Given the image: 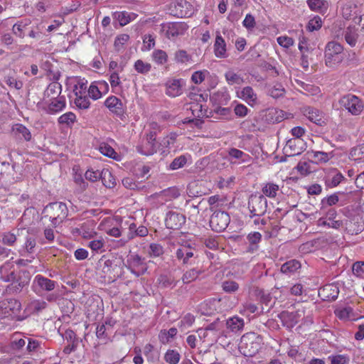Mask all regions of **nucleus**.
<instances>
[{"label": "nucleus", "instance_id": "1", "mask_svg": "<svg viewBox=\"0 0 364 364\" xmlns=\"http://www.w3.org/2000/svg\"><path fill=\"white\" fill-rule=\"evenodd\" d=\"M284 115L282 110L269 108L261 111L255 118V123L251 122L250 120L243 122L242 125L247 127L250 130H260L267 124H275L282 122Z\"/></svg>", "mask_w": 364, "mask_h": 364}, {"label": "nucleus", "instance_id": "2", "mask_svg": "<svg viewBox=\"0 0 364 364\" xmlns=\"http://www.w3.org/2000/svg\"><path fill=\"white\" fill-rule=\"evenodd\" d=\"M261 336L250 332L244 334L239 344L240 352L246 357H252L259 352L262 347Z\"/></svg>", "mask_w": 364, "mask_h": 364}, {"label": "nucleus", "instance_id": "3", "mask_svg": "<svg viewBox=\"0 0 364 364\" xmlns=\"http://www.w3.org/2000/svg\"><path fill=\"white\" fill-rule=\"evenodd\" d=\"M48 213L51 223L54 228L61 224L68 215V209L65 203L62 202L50 203L45 208Z\"/></svg>", "mask_w": 364, "mask_h": 364}, {"label": "nucleus", "instance_id": "4", "mask_svg": "<svg viewBox=\"0 0 364 364\" xmlns=\"http://www.w3.org/2000/svg\"><path fill=\"white\" fill-rule=\"evenodd\" d=\"M213 212L210 219V226L216 232H223L230 222L229 214L224 210H215V207H210Z\"/></svg>", "mask_w": 364, "mask_h": 364}, {"label": "nucleus", "instance_id": "5", "mask_svg": "<svg viewBox=\"0 0 364 364\" xmlns=\"http://www.w3.org/2000/svg\"><path fill=\"white\" fill-rule=\"evenodd\" d=\"M339 104L353 116L360 115L364 110V102L352 94L343 96L339 100Z\"/></svg>", "mask_w": 364, "mask_h": 364}, {"label": "nucleus", "instance_id": "6", "mask_svg": "<svg viewBox=\"0 0 364 364\" xmlns=\"http://www.w3.org/2000/svg\"><path fill=\"white\" fill-rule=\"evenodd\" d=\"M343 50V46L335 41L328 42L325 49V63L326 66L333 68L342 60L341 56Z\"/></svg>", "mask_w": 364, "mask_h": 364}, {"label": "nucleus", "instance_id": "7", "mask_svg": "<svg viewBox=\"0 0 364 364\" xmlns=\"http://www.w3.org/2000/svg\"><path fill=\"white\" fill-rule=\"evenodd\" d=\"M30 280L31 275L29 272L18 269L12 282L7 286L6 290L9 294H18L25 287L28 285Z\"/></svg>", "mask_w": 364, "mask_h": 364}, {"label": "nucleus", "instance_id": "8", "mask_svg": "<svg viewBox=\"0 0 364 364\" xmlns=\"http://www.w3.org/2000/svg\"><path fill=\"white\" fill-rule=\"evenodd\" d=\"M250 218L264 215L267 209V200L263 195H251L248 200Z\"/></svg>", "mask_w": 364, "mask_h": 364}, {"label": "nucleus", "instance_id": "9", "mask_svg": "<svg viewBox=\"0 0 364 364\" xmlns=\"http://www.w3.org/2000/svg\"><path fill=\"white\" fill-rule=\"evenodd\" d=\"M161 31L168 39L182 36L188 30V26L184 22H168L162 23Z\"/></svg>", "mask_w": 364, "mask_h": 364}, {"label": "nucleus", "instance_id": "10", "mask_svg": "<svg viewBox=\"0 0 364 364\" xmlns=\"http://www.w3.org/2000/svg\"><path fill=\"white\" fill-rule=\"evenodd\" d=\"M159 144L156 140V132H150L141 144L136 146L138 152L145 156H150L157 151Z\"/></svg>", "mask_w": 364, "mask_h": 364}, {"label": "nucleus", "instance_id": "11", "mask_svg": "<svg viewBox=\"0 0 364 364\" xmlns=\"http://www.w3.org/2000/svg\"><path fill=\"white\" fill-rule=\"evenodd\" d=\"M144 258L137 254H131L127 258L128 269L136 277L143 275L147 270Z\"/></svg>", "mask_w": 364, "mask_h": 364}, {"label": "nucleus", "instance_id": "12", "mask_svg": "<svg viewBox=\"0 0 364 364\" xmlns=\"http://www.w3.org/2000/svg\"><path fill=\"white\" fill-rule=\"evenodd\" d=\"M186 216L177 211L169 210L165 218V225L168 229L179 230L186 223Z\"/></svg>", "mask_w": 364, "mask_h": 364}, {"label": "nucleus", "instance_id": "13", "mask_svg": "<svg viewBox=\"0 0 364 364\" xmlns=\"http://www.w3.org/2000/svg\"><path fill=\"white\" fill-rule=\"evenodd\" d=\"M198 251L188 245H182L176 250V257L182 260L183 264H192L198 258Z\"/></svg>", "mask_w": 364, "mask_h": 364}, {"label": "nucleus", "instance_id": "14", "mask_svg": "<svg viewBox=\"0 0 364 364\" xmlns=\"http://www.w3.org/2000/svg\"><path fill=\"white\" fill-rule=\"evenodd\" d=\"M4 317H11L16 321H23L24 317L19 316L21 310V303L16 299H9L4 303Z\"/></svg>", "mask_w": 364, "mask_h": 364}, {"label": "nucleus", "instance_id": "15", "mask_svg": "<svg viewBox=\"0 0 364 364\" xmlns=\"http://www.w3.org/2000/svg\"><path fill=\"white\" fill-rule=\"evenodd\" d=\"M105 106L114 114L122 117L125 113V106L122 100L116 96L112 95L106 99Z\"/></svg>", "mask_w": 364, "mask_h": 364}, {"label": "nucleus", "instance_id": "16", "mask_svg": "<svg viewBox=\"0 0 364 364\" xmlns=\"http://www.w3.org/2000/svg\"><path fill=\"white\" fill-rule=\"evenodd\" d=\"M99 265L101 267L104 278L114 281L118 277V274L115 272L117 265L114 264V261L109 259H104V257H102L99 261Z\"/></svg>", "mask_w": 364, "mask_h": 364}, {"label": "nucleus", "instance_id": "17", "mask_svg": "<svg viewBox=\"0 0 364 364\" xmlns=\"http://www.w3.org/2000/svg\"><path fill=\"white\" fill-rule=\"evenodd\" d=\"M11 136L18 141H29L32 138L30 130L22 124H15L11 130Z\"/></svg>", "mask_w": 364, "mask_h": 364}, {"label": "nucleus", "instance_id": "18", "mask_svg": "<svg viewBox=\"0 0 364 364\" xmlns=\"http://www.w3.org/2000/svg\"><path fill=\"white\" fill-rule=\"evenodd\" d=\"M278 317L284 326L291 329L299 323L300 315L297 311H283L278 315Z\"/></svg>", "mask_w": 364, "mask_h": 364}, {"label": "nucleus", "instance_id": "19", "mask_svg": "<svg viewBox=\"0 0 364 364\" xmlns=\"http://www.w3.org/2000/svg\"><path fill=\"white\" fill-rule=\"evenodd\" d=\"M191 6L186 0H175L170 4V9L173 14L178 17H186L190 15L186 9Z\"/></svg>", "mask_w": 364, "mask_h": 364}, {"label": "nucleus", "instance_id": "20", "mask_svg": "<svg viewBox=\"0 0 364 364\" xmlns=\"http://www.w3.org/2000/svg\"><path fill=\"white\" fill-rule=\"evenodd\" d=\"M304 114L312 122L317 125L323 126L326 124L323 114L321 111L312 107L304 108Z\"/></svg>", "mask_w": 364, "mask_h": 364}, {"label": "nucleus", "instance_id": "21", "mask_svg": "<svg viewBox=\"0 0 364 364\" xmlns=\"http://www.w3.org/2000/svg\"><path fill=\"white\" fill-rule=\"evenodd\" d=\"M251 157L248 154L236 148H230L228 150V161L232 164L247 163Z\"/></svg>", "mask_w": 364, "mask_h": 364}, {"label": "nucleus", "instance_id": "22", "mask_svg": "<svg viewBox=\"0 0 364 364\" xmlns=\"http://www.w3.org/2000/svg\"><path fill=\"white\" fill-rule=\"evenodd\" d=\"M65 98L63 96L53 97L51 102L43 109L47 114H55L62 111L65 107Z\"/></svg>", "mask_w": 364, "mask_h": 364}, {"label": "nucleus", "instance_id": "23", "mask_svg": "<svg viewBox=\"0 0 364 364\" xmlns=\"http://www.w3.org/2000/svg\"><path fill=\"white\" fill-rule=\"evenodd\" d=\"M108 87V84L105 81L93 82L87 90L89 97L94 100H97L102 95L101 90L104 88L105 91H107Z\"/></svg>", "mask_w": 364, "mask_h": 364}, {"label": "nucleus", "instance_id": "24", "mask_svg": "<svg viewBox=\"0 0 364 364\" xmlns=\"http://www.w3.org/2000/svg\"><path fill=\"white\" fill-rule=\"evenodd\" d=\"M346 178L336 168L332 169L325 178V184L328 188L338 186Z\"/></svg>", "mask_w": 364, "mask_h": 364}, {"label": "nucleus", "instance_id": "25", "mask_svg": "<svg viewBox=\"0 0 364 364\" xmlns=\"http://www.w3.org/2000/svg\"><path fill=\"white\" fill-rule=\"evenodd\" d=\"M17 270H18V269H16L13 265L9 263L4 264L0 267V280L4 282L11 283Z\"/></svg>", "mask_w": 364, "mask_h": 364}, {"label": "nucleus", "instance_id": "26", "mask_svg": "<svg viewBox=\"0 0 364 364\" xmlns=\"http://www.w3.org/2000/svg\"><path fill=\"white\" fill-rule=\"evenodd\" d=\"M34 282L39 287V288L46 291H53L56 285L55 281L51 280L41 274H37L34 278Z\"/></svg>", "mask_w": 364, "mask_h": 364}, {"label": "nucleus", "instance_id": "27", "mask_svg": "<svg viewBox=\"0 0 364 364\" xmlns=\"http://www.w3.org/2000/svg\"><path fill=\"white\" fill-rule=\"evenodd\" d=\"M339 294L338 287L333 284H328L319 290V295H323L325 300H336Z\"/></svg>", "mask_w": 364, "mask_h": 364}, {"label": "nucleus", "instance_id": "28", "mask_svg": "<svg viewBox=\"0 0 364 364\" xmlns=\"http://www.w3.org/2000/svg\"><path fill=\"white\" fill-rule=\"evenodd\" d=\"M30 19H23L18 21L12 26V33L19 38H24L26 36V31L27 27L31 24Z\"/></svg>", "mask_w": 364, "mask_h": 364}, {"label": "nucleus", "instance_id": "29", "mask_svg": "<svg viewBox=\"0 0 364 364\" xmlns=\"http://www.w3.org/2000/svg\"><path fill=\"white\" fill-rule=\"evenodd\" d=\"M245 326L244 319L239 316L229 318L226 321V327L231 332L237 333L242 331Z\"/></svg>", "mask_w": 364, "mask_h": 364}, {"label": "nucleus", "instance_id": "30", "mask_svg": "<svg viewBox=\"0 0 364 364\" xmlns=\"http://www.w3.org/2000/svg\"><path fill=\"white\" fill-rule=\"evenodd\" d=\"M113 18L119 22L121 26H124L134 21L137 15L127 11H115L112 14Z\"/></svg>", "mask_w": 364, "mask_h": 364}, {"label": "nucleus", "instance_id": "31", "mask_svg": "<svg viewBox=\"0 0 364 364\" xmlns=\"http://www.w3.org/2000/svg\"><path fill=\"white\" fill-rule=\"evenodd\" d=\"M301 267V262L295 259H292L284 262L280 268L281 272L283 274L291 275L297 270H299Z\"/></svg>", "mask_w": 364, "mask_h": 364}, {"label": "nucleus", "instance_id": "32", "mask_svg": "<svg viewBox=\"0 0 364 364\" xmlns=\"http://www.w3.org/2000/svg\"><path fill=\"white\" fill-rule=\"evenodd\" d=\"M214 53L217 58H225L227 57L226 43L220 34H218L215 38Z\"/></svg>", "mask_w": 364, "mask_h": 364}, {"label": "nucleus", "instance_id": "33", "mask_svg": "<svg viewBox=\"0 0 364 364\" xmlns=\"http://www.w3.org/2000/svg\"><path fill=\"white\" fill-rule=\"evenodd\" d=\"M247 240L249 243L247 252L253 253L258 250V244L262 240V235L259 232H250L247 235Z\"/></svg>", "mask_w": 364, "mask_h": 364}, {"label": "nucleus", "instance_id": "34", "mask_svg": "<svg viewBox=\"0 0 364 364\" xmlns=\"http://www.w3.org/2000/svg\"><path fill=\"white\" fill-rule=\"evenodd\" d=\"M339 196H344V193L337 192L323 198L321 201V209H325L327 207L337 204L340 200Z\"/></svg>", "mask_w": 364, "mask_h": 364}, {"label": "nucleus", "instance_id": "35", "mask_svg": "<svg viewBox=\"0 0 364 364\" xmlns=\"http://www.w3.org/2000/svg\"><path fill=\"white\" fill-rule=\"evenodd\" d=\"M358 36L357 30L354 27H348L344 31L345 40L351 47L355 46Z\"/></svg>", "mask_w": 364, "mask_h": 364}, {"label": "nucleus", "instance_id": "36", "mask_svg": "<svg viewBox=\"0 0 364 364\" xmlns=\"http://www.w3.org/2000/svg\"><path fill=\"white\" fill-rule=\"evenodd\" d=\"M101 180L103 185L109 188H112L116 185V180L112 173L107 168H104L101 171Z\"/></svg>", "mask_w": 364, "mask_h": 364}, {"label": "nucleus", "instance_id": "37", "mask_svg": "<svg viewBox=\"0 0 364 364\" xmlns=\"http://www.w3.org/2000/svg\"><path fill=\"white\" fill-rule=\"evenodd\" d=\"M203 272V270L201 269L192 268L184 272L181 279L184 284H189L191 282L195 281Z\"/></svg>", "mask_w": 364, "mask_h": 364}, {"label": "nucleus", "instance_id": "38", "mask_svg": "<svg viewBox=\"0 0 364 364\" xmlns=\"http://www.w3.org/2000/svg\"><path fill=\"white\" fill-rule=\"evenodd\" d=\"M166 93L170 97H176L182 93L180 80H173L167 85Z\"/></svg>", "mask_w": 364, "mask_h": 364}, {"label": "nucleus", "instance_id": "39", "mask_svg": "<svg viewBox=\"0 0 364 364\" xmlns=\"http://www.w3.org/2000/svg\"><path fill=\"white\" fill-rule=\"evenodd\" d=\"M240 97L249 105H252L257 101V95L250 86L245 87L241 91Z\"/></svg>", "mask_w": 364, "mask_h": 364}, {"label": "nucleus", "instance_id": "40", "mask_svg": "<svg viewBox=\"0 0 364 364\" xmlns=\"http://www.w3.org/2000/svg\"><path fill=\"white\" fill-rule=\"evenodd\" d=\"M177 328L174 327L171 328L168 331L161 330L159 333V339L161 343L166 344L177 334Z\"/></svg>", "mask_w": 364, "mask_h": 364}, {"label": "nucleus", "instance_id": "41", "mask_svg": "<svg viewBox=\"0 0 364 364\" xmlns=\"http://www.w3.org/2000/svg\"><path fill=\"white\" fill-rule=\"evenodd\" d=\"M309 157L314 159L316 163H326L331 158V154L324 151H308Z\"/></svg>", "mask_w": 364, "mask_h": 364}, {"label": "nucleus", "instance_id": "42", "mask_svg": "<svg viewBox=\"0 0 364 364\" xmlns=\"http://www.w3.org/2000/svg\"><path fill=\"white\" fill-rule=\"evenodd\" d=\"M334 314L340 320L347 321L353 316V309L350 306L337 308L334 311Z\"/></svg>", "mask_w": 364, "mask_h": 364}, {"label": "nucleus", "instance_id": "43", "mask_svg": "<svg viewBox=\"0 0 364 364\" xmlns=\"http://www.w3.org/2000/svg\"><path fill=\"white\" fill-rule=\"evenodd\" d=\"M279 190V186L273 183H267L262 188L263 196L269 198H275Z\"/></svg>", "mask_w": 364, "mask_h": 364}, {"label": "nucleus", "instance_id": "44", "mask_svg": "<svg viewBox=\"0 0 364 364\" xmlns=\"http://www.w3.org/2000/svg\"><path fill=\"white\" fill-rule=\"evenodd\" d=\"M286 90L281 83L277 82L268 89V95L274 99H278L284 95Z\"/></svg>", "mask_w": 364, "mask_h": 364}, {"label": "nucleus", "instance_id": "45", "mask_svg": "<svg viewBox=\"0 0 364 364\" xmlns=\"http://www.w3.org/2000/svg\"><path fill=\"white\" fill-rule=\"evenodd\" d=\"M61 92V85L58 82H53L50 83L45 92V95L47 97H50L52 99L53 97H60L59 95Z\"/></svg>", "mask_w": 364, "mask_h": 364}, {"label": "nucleus", "instance_id": "46", "mask_svg": "<svg viewBox=\"0 0 364 364\" xmlns=\"http://www.w3.org/2000/svg\"><path fill=\"white\" fill-rule=\"evenodd\" d=\"M75 122L76 115L72 112L63 114L58 119V122L60 124H65L68 127H72Z\"/></svg>", "mask_w": 364, "mask_h": 364}, {"label": "nucleus", "instance_id": "47", "mask_svg": "<svg viewBox=\"0 0 364 364\" xmlns=\"http://www.w3.org/2000/svg\"><path fill=\"white\" fill-rule=\"evenodd\" d=\"M190 109L193 116L198 118H202L203 117H208V109L202 110V104L198 102H191Z\"/></svg>", "mask_w": 364, "mask_h": 364}, {"label": "nucleus", "instance_id": "48", "mask_svg": "<svg viewBox=\"0 0 364 364\" xmlns=\"http://www.w3.org/2000/svg\"><path fill=\"white\" fill-rule=\"evenodd\" d=\"M47 307V303L43 300H34L30 302L28 306L29 311L32 314H38Z\"/></svg>", "mask_w": 364, "mask_h": 364}, {"label": "nucleus", "instance_id": "49", "mask_svg": "<svg viewBox=\"0 0 364 364\" xmlns=\"http://www.w3.org/2000/svg\"><path fill=\"white\" fill-rule=\"evenodd\" d=\"M181 355L177 350H168L164 355V360L169 364H177L180 360Z\"/></svg>", "mask_w": 364, "mask_h": 364}, {"label": "nucleus", "instance_id": "50", "mask_svg": "<svg viewBox=\"0 0 364 364\" xmlns=\"http://www.w3.org/2000/svg\"><path fill=\"white\" fill-rule=\"evenodd\" d=\"M152 58L157 64L163 65L167 62L168 55L164 50L158 49L153 52Z\"/></svg>", "mask_w": 364, "mask_h": 364}, {"label": "nucleus", "instance_id": "51", "mask_svg": "<svg viewBox=\"0 0 364 364\" xmlns=\"http://www.w3.org/2000/svg\"><path fill=\"white\" fill-rule=\"evenodd\" d=\"M352 272L355 277L364 279V262L357 261L352 265Z\"/></svg>", "mask_w": 364, "mask_h": 364}, {"label": "nucleus", "instance_id": "52", "mask_svg": "<svg viewBox=\"0 0 364 364\" xmlns=\"http://www.w3.org/2000/svg\"><path fill=\"white\" fill-rule=\"evenodd\" d=\"M321 26H322L321 18L318 16H316L309 20V21L306 26V29L310 32H313L314 31L319 30L321 28Z\"/></svg>", "mask_w": 364, "mask_h": 364}, {"label": "nucleus", "instance_id": "53", "mask_svg": "<svg viewBox=\"0 0 364 364\" xmlns=\"http://www.w3.org/2000/svg\"><path fill=\"white\" fill-rule=\"evenodd\" d=\"M99 151L105 156L115 159L117 153L114 149L106 143H101L99 146Z\"/></svg>", "mask_w": 364, "mask_h": 364}, {"label": "nucleus", "instance_id": "54", "mask_svg": "<svg viewBox=\"0 0 364 364\" xmlns=\"http://www.w3.org/2000/svg\"><path fill=\"white\" fill-rule=\"evenodd\" d=\"M75 104L78 108L83 109H88L90 105V102L87 95L76 96L75 99Z\"/></svg>", "mask_w": 364, "mask_h": 364}, {"label": "nucleus", "instance_id": "55", "mask_svg": "<svg viewBox=\"0 0 364 364\" xmlns=\"http://www.w3.org/2000/svg\"><path fill=\"white\" fill-rule=\"evenodd\" d=\"M307 4L311 10L315 11H321L325 8L327 1L326 0H307Z\"/></svg>", "mask_w": 364, "mask_h": 364}, {"label": "nucleus", "instance_id": "56", "mask_svg": "<svg viewBox=\"0 0 364 364\" xmlns=\"http://www.w3.org/2000/svg\"><path fill=\"white\" fill-rule=\"evenodd\" d=\"M151 68L150 63H144L141 60H137L134 63V69L141 74L148 73Z\"/></svg>", "mask_w": 364, "mask_h": 364}, {"label": "nucleus", "instance_id": "57", "mask_svg": "<svg viewBox=\"0 0 364 364\" xmlns=\"http://www.w3.org/2000/svg\"><path fill=\"white\" fill-rule=\"evenodd\" d=\"M222 288L227 293H235L239 289V284L235 281L228 280L222 283Z\"/></svg>", "mask_w": 364, "mask_h": 364}, {"label": "nucleus", "instance_id": "58", "mask_svg": "<svg viewBox=\"0 0 364 364\" xmlns=\"http://www.w3.org/2000/svg\"><path fill=\"white\" fill-rule=\"evenodd\" d=\"M187 162V159L184 155L175 158L169 165L170 170H177L183 167Z\"/></svg>", "mask_w": 364, "mask_h": 364}, {"label": "nucleus", "instance_id": "59", "mask_svg": "<svg viewBox=\"0 0 364 364\" xmlns=\"http://www.w3.org/2000/svg\"><path fill=\"white\" fill-rule=\"evenodd\" d=\"M129 40V36L126 33L118 35L114 41V48L117 51L123 48L124 45Z\"/></svg>", "mask_w": 364, "mask_h": 364}, {"label": "nucleus", "instance_id": "60", "mask_svg": "<svg viewBox=\"0 0 364 364\" xmlns=\"http://www.w3.org/2000/svg\"><path fill=\"white\" fill-rule=\"evenodd\" d=\"M164 253L163 247L157 243H151L149 245V255L150 257H160Z\"/></svg>", "mask_w": 364, "mask_h": 364}, {"label": "nucleus", "instance_id": "61", "mask_svg": "<svg viewBox=\"0 0 364 364\" xmlns=\"http://www.w3.org/2000/svg\"><path fill=\"white\" fill-rule=\"evenodd\" d=\"M175 60L177 63H185L191 60V56L185 50H178L175 53Z\"/></svg>", "mask_w": 364, "mask_h": 364}, {"label": "nucleus", "instance_id": "62", "mask_svg": "<svg viewBox=\"0 0 364 364\" xmlns=\"http://www.w3.org/2000/svg\"><path fill=\"white\" fill-rule=\"evenodd\" d=\"M4 80L10 87H14L16 90H20L23 87V82L21 80H17L14 77L5 76Z\"/></svg>", "mask_w": 364, "mask_h": 364}, {"label": "nucleus", "instance_id": "63", "mask_svg": "<svg viewBox=\"0 0 364 364\" xmlns=\"http://www.w3.org/2000/svg\"><path fill=\"white\" fill-rule=\"evenodd\" d=\"M16 235L11 232L2 234V242L9 246H13L16 241Z\"/></svg>", "mask_w": 364, "mask_h": 364}, {"label": "nucleus", "instance_id": "64", "mask_svg": "<svg viewBox=\"0 0 364 364\" xmlns=\"http://www.w3.org/2000/svg\"><path fill=\"white\" fill-rule=\"evenodd\" d=\"M331 364H349L350 359L346 355H336L329 357Z\"/></svg>", "mask_w": 364, "mask_h": 364}]
</instances>
